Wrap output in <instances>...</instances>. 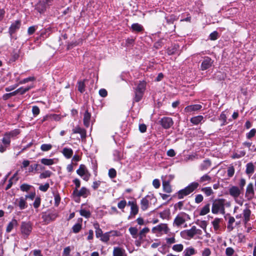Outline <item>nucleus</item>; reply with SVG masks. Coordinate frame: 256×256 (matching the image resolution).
<instances>
[{
	"label": "nucleus",
	"mask_w": 256,
	"mask_h": 256,
	"mask_svg": "<svg viewBox=\"0 0 256 256\" xmlns=\"http://www.w3.org/2000/svg\"><path fill=\"white\" fill-rule=\"evenodd\" d=\"M199 186V184L197 182H192L184 188L178 191L176 194L178 199H182L184 196L189 195L196 190Z\"/></svg>",
	"instance_id": "nucleus-1"
},
{
	"label": "nucleus",
	"mask_w": 256,
	"mask_h": 256,
	"mask_svg": "<svg viewBox=\"0 0 256 256\" xmlns=\"http://www.w3.org/2000/svg\"><path fill=\"white\" fill-rule=\"evenodd\" d=\"M146 83L145 81H140L136 88H134V96L133 102H139L142 98L146 88Z\"/></svg>",
	"instance_id": "nucleus-2"
},
{
	"label": "nucleus",
	"mask_w": 256,
	"mask_h": 256,
	"mask_svg": "<svg viewBox=\"0 0 256 256\" xmlns=\"http://www.w3.org/2000/svg\"><path fill=\"white\" fill-rule=\"evenodd\" d=\"M224 202L225 200L222 198L214 200L212 205V213L217 214L220 212L224 214L225 213Z\"/></svg>",
	"instance_id": "nucleus-3"
},
{
	"label": "nucleus",
	"mask_w": 256,
	"mask_h": 256,
	"mask_svg": "<svg viewBox=\"0 0 256 256\" xmlns=\"http://www.w3.org/2000/svg\"><path fill=\"white\" fill-rule=\"evenodd\" d=\"M32 224L30 222H22L20 225V230L22 237L24 239L28 238L32 232Z\"/></svg>",
	"instance_id": "nucleus-4"
},
{
	"label": "nucleus",
	"mask_w": 256,
	"mask_h": 256,
	"mask_svg": "<svg viewBox=\"0 0 256 256\" xmlns=\"http://www.w3.org/2000/svg\"><path fill=\"white\" fill-rule=\"evenodd\" d=\"M153 200L154 202H156V198L154 194L147 195L140 200V208L143 211L146 210L149 207L150 201Z\"/></svg>",
	"instance_id": "nucleus-5"
},
{
	"label": "nucleus",
	"mask_w": 256,
	"mask_h": 256,
	"mask_svg": "<svg viewBox=\"0 0 256 256\" xmlns=\"http://www.w3.org/2000/svg\"><path fill=\"white\" fill-rule=\"evenodd\" d=\"M58 216V212L56 211H54L49 213L43 214L42 218L45 224H48L51 221L54 220Z\"/></svg>",
	"instance_id": "nucleus-6"
},
{
	"label": "nucleus",
	"mask_w": 256,
	"mask_h": 256,
	"mask_svg": "<svg viewBox=\"0 0 256 256\" xmlns=\"http://www.w3.org/2000/svg\"><path fill=\"white\" fill-rule=\"evenodd\" d=\"M159 123L164 129H168L174 124L172 119L170 117L166 116L162 118L159 121Z\"/></svg>",
	"instance_id": "nucleus-7"
},
{
	"label": "nucleus",
	"mask_w": 256,
	"mask_h": 256,
	"mask_svg": "<svg viewBox=\"0 0 256 256\" xmlns=\"http://www.w3.org/2000/svg\"><path fill=\"white\" fill-rule=\"evenodd\" d=\"M76 188L74 190L72 193V198L76 202L78 203L80 202V191L78 190V188L80 186V182L78 179H75L74 180Z\"/></svg>",
	"instance_id": "nucleus-8"
},
{
	"label": "nucleus",
	"mask_w": 256,
	"mask_h": 256,
	"mask_svg": "<svg viewBox=\"0 0 256 256\" xmlns=\"http://www.w3.org/2000/svg\"><path fill=\"white\" fill-rule=\"evenodd\" d=\"M188 216V215L184 212L178 214L174 220V224L179 226L186 222L185 218Z\"/></svg>",
	"instance_id": "nucleus-9"
},
{
	"label": "nucleus",
	"mask_w": 256,
	"mask_h": 256,
	"mask_svg": "<svg viewBox=\"0 0 256 256\" xmlns=\"http://www.w3.org/2000/svg\"><path fill=\"white\" fill-rule=\"evenodd\" d=\"M214 61L211 58L208 56L204 57L202 60L200 66V69L202 70H205L210 68Z\"/></svg>",
	"instance_id": "nucleus-10"
},
{
	"label": "nucleus",
	"mask_w": 256,
	"mask_h": 256,
	"mask_svg": "<svg viewBox=\"0 0 256 256\" xmlns=\"http://www.w3.org/2000/svg\"><path fill=\"white\" fill-rule=\"evenodd\" d=\"M14 204L18 206L20 210H24L28 207L26 198L23 196L16 198L15 200Z\"/></svg>",
	"instance_id": "nucleus-11"
},
{
	"label": "nucleus",
	"mask_w": 256,
	"mask_h": 256,
	"mask_svg": "<svg viewBox=\"0 0 256 256\" xmlns=\"http://www.w3.org/2000/svg\"><path fill=\"white\" fill-rule=\"evenodd\" d=\"M169 230L170 229L168 228L167 224H160L152 228V232L153 233H155L156 232H161L164 231V232L166 234L168 232Z\"/></svg>",
	"instance_id": "nucleus-12"
},
{
	"label": "nucleus",
	"mask_w": 256,
	"mask_h": 256,
	"mask_svg": "<svg viewBox=\"0 0 256 256\" xmlns=\"http://www.w3.org/2000/svg\"><path fill=\"white\" fill-rule=\"evenodd\" d=\"M184 232L189 238H192L196 234H200L201 230L197 229L195 226H192L190 229L185 230Z\"/></svg>",
	"instance_id": "nucleus-13"
},
{
	"label": "nucleus",
	"mask_w": 256,
	"mask_h": 256,
	"mask_svg": "<svg viewBox=\"0 0 256 256\" xmlns=\"http://www.w3.org/2000/svg\"><path fill=\"white\" fill-rule=\"evenodd\" d=\"M229 194L234 198H238L241 194L240 189L236 186H232L229 189Z\"/></svg>",
	"instance_id": "nucleus-14"
},
{
	"label": "nucleus",
	"mask_w": 256,
	"mask_h": 256,
	"mask_svg": "<svg viewBox=\"0 0 256 256\" xmlns=\"http://www.w3.org/2000/svg\"><path fill=\"white\" fill-rule=\"evenodd\" d=\"M21 24L20 20H16L14 22L12 23L9 28V34L12 36L18 30L20 29Z\"/></svg>",
	"instance_id": "nucleus-15"
},
{
	"label": "nucleus",
	"mask_w": 256,
	"mask_h": 256,
	"mask_svg": "<svg viewBox=\"0 0 256 256\" xmlns=\"http://www.w3.org/2000/svg\"><path fill=\"white\" fill-rule=\"evenodd\" d=\"M254 186L252 183L248 184L246 189V196L248 199L250 200L254 196Z\"/></svg>",
	"instance_id": "nucleus-16"
},
{
	"label": "nucleus",
	"mask_w": 256,
	"mask_h": 256,
	"mask_svg": "<svg viewBox=\"0 0 256 256\" xmlns=\"http://www.w3.org/2000/svg\"><path fill=\"white\" fill-rule=\"evenodd\" d=\"M202 108L200 104H192L186 106L184 108V111L186 112H191L200 110Z\"/></svg>",
	"instance_id": "nucleus-17"
},
{
	"label": "nucleus",
	"mask_w": 256,
	"mask_h": 256,
	"mask_svg": "<svg viewBox=\"0 0 256 256\" xmlns=\"http://www.w3.org/2000/svg\"><path fill=\"white\" fill-rule=\"evenodd\" d=\"M80 174L81 178H82L84 180L88 181V180L90 174L88 172L84 165L81 164Z\"/></svg>",
	"instance_id": "nucleus-18"
},
{
	"label": "nucleus",
	"mask_w": 256,
	"mask_h": 256,
	"mask_svg": "<svg viewBox=\"0 0 256 256\" xmlns=\"http://www.w3.org/2000/svg\"><path fill=\"white\" fill-rule=\"evenodd\" d=\"M255 166L252 162H248L246 164V174L249 176H250L254 172Z\"/></svg>",
	"instance_id": "nucleus-19"
},
{
	"label": "nucleus",
	"mask_w": 256,
	"mask_h": 256,
	"mask_svg": "<svg viewBox=\"0 0 256 256\" xmlns=\"http://www.w3.org/2000/svg\"><path fill=\"white\" fill-rule=\"evenodd\" d=\"M211 162L210 160H204L199 166L200 170L204 171L208 170L211 166Z\"/></svg>",
	"instance_id": "nucleus-20"
},
{
	"label": "nucleus",
	"mask_w": 256,
	"mask_h": 256,
	"mask_svg": "<svg viewBox=\"0 0 256 256\" xmlns=\"http://www.w3.org/2000/svg\"><path fill=\"white\" fill-rule=\"evenodd\" d=\"M125 250L120 247H114L113 250V256H126Z\"/></svg>",
	"instance_id": "nucleus-21"
},
{
	"label": "nucleus",
	"mask_w": 256,
	"mask_h": 256,
	"mask_svg": "<svg viewBox=\"0 0 256 256\" xmlns=\"http://www.w3.org/2000/svg\"><path fill=\"white\" fill-rule=\"evenodd\" d=\"M162 188L163 190L166 193H170L172 192V188L168 181L162 182Z\"/></svg>",
	"instance_id": "nucleus-22"
},
{
	"label": "nucleus",
	"mask_w": 256,
	"mask_h": 256,
	"mask_svg": "<svg viewBox=\"0 0 256 256\" xmlns=\"http://www.w3.org/2000/svg\"><path fill=\"white\" fill-rule=\"evenodd\" d=\"M18 174V172L17 171L14 175L9 180H8V184L7 186H6L5 190H8V189H10L12 184H13V182H12V180H14V181L16 182L18 180V177L17 176Z\"/></svg>",
	"instance_id": "nucleus-23"
},
{
	"label": "nucleus",
	"mask_w": 256,
	"mask_h": 256,
	"mask_svg": "<svg viewBox=\"0 0 256 256\" xmlns=\"http://www.w3.org/2000/svg\"><path fill=\"white\" fill-rule=\"evenodd\" d=\"M91 118V114L88 110H86L84 116V124L86 127L90 126V120Z\"/></svg>",
	"instance_id": "nucleus-24"
},
{
	"label": "nucleus",
	"mask_w": 256,
	"mask_h": 256,
	"mask_svg": "<svg viewBox=\"0 0 256 256\" xmlns=\"http://www.w3.org/2000/svg\"><path fill=\"white\" fill-rule=\"evenodd\" d=\"M48 6V4L40 1L36 5V9L40 13H42L46 10Z\"/></svg>",
	"instance_id": "nucleus-25"
},
{
	"label": "nucleus",
	"mask_w": 256,
	"mask_h": 256,
	"mask_svg": "<svg viewBox=\"0 0 256 256\" xmlns=\"http://www.w3.org/2000/svg\"><path fill=\"white\" fill-rule=\"evenodd\" d=\"M204 118L202 116H198L192 118L190 120V122L194 124L197 125L201 122Z\"/></svg>",
	"instance_id": "nucleus-26"
},
{
	"label": "nucleus",
	"mask_w": 256,
	"mask_h": 256,
	"mask_svg": "<svg viewBox=\"0 0 256 256\" xmlns=\"http://www.w3.org/2000/svg\"><path fill=\"white\" fill-rule=\"evenodd\" d=\"M18 222L16 219H12L10 222L6 227V232H10L14 228L17 226Z\"/></svg>",
	"instance_id": "nucleus-27"
},
{
	"label": "nucleus",
	"mask_w": 256,
	"mask_h": 256,
	"mask_svg": "<svg viewBox=\"0 0 256 256\" xmlns=\"http://www.w3.org/2000/svg\"><path fill=\"white\" fill-rule=\"evenodd\" d=\"M83 204H81V216L88 218L91 216L89 208H82Z\"/></svg>",
	"instance_id": "nucleus-28"
},
{
	"label": "nucleus",
	"mask_w": 256,
	"mask_h": 256,
	"mask_svg": "<svg viewBox=\"0 0 256 256\" xmlns=\"http://www.w3.org/2000/svg\"><path fill=\"white\" fill-rule=\"evenodd\" d=\"M251 214V212L250 209L246 208L243 211V215L244 217V222L245 224L247 223L250 220V217Z\"/></svg>",
	"instance_id": "nucleus-29"
},
{
	"label": "nucleus",
	"mask_w": 256,
	"mask_h": 256,
	"mask_svg": "<svg viewBox=\"0 0 256 256\" xmlns=\"http://www.w3.org/2000/svg\"><path fill=\"white\" fill-rule=\"evenodd\" d=\"M183 254L184 256H191L196 254V251L194 248L190 247L186 248Z\"/></svg>",
	"instance_id": "nucleus-30"
},
{
	"label": "nucleus",
	"mask_w": 256,
	"mask_h": 256,
	"mask_svg": "<svg viewBox=\"0 0 256 256\" xmlns=\"http://www.w3.org/2000/svg\"><path fill=\"white\" fill-rule=\"evenodd\" d=\"M110 233H114L113 234V235H115L116 233V232H110L104 234L100 237V240L103 242H107L110 240Z\"/></svg>",
	"instance_id": "nucleus-31"
},
{
	"label": "nucleus",
	"mask_w": 256,
	"mask_h": 256,
	"mask_svg": "<svg viewBox=\"0 0 256 256\" xmlns=\"http://www.w3.org/2000/svg\"><path fill=\"white\" fill-rule=\"evenodd\" d=\"M62 152L64 156L67 158H70L73 154L72 150L71 148H66L63 149Z\"/></svg>",
	"instance_id": "nucleus-32"
},
{
	"label": "nucleus",
	"mask_w": 256,
	"mask_h": 256,
	"mask_svg": "<svg viewBox=\"0 0 256 256\" xmlns=\"http://www.w3.org/2000/svg\"><path fill=\"white\" fill-rule=\"evenodd\" d=\"M94 228L96 229V236L97 238H100L104 234L102 230L100 228V226L98 223H96L94 224Z\"/></svg>",
	"instance_id": "nucleus-33"
},
{
	"label": "nucleus",
	"mask_w": 256,
	"mask_h": 256,
	"mask_svg": "<svg viewBox=\"0 0 256 256\" xmlns=\"http://www.w3.org/2000/svg\"><path fill=\"white\" fill-rule=\"evenodd\" d=\"M210 211V204H206L200 210V216H204L208 214Z\"/></svg>",
	"instance_id": "nucleus-34"
},
{
	"label": "nucleus",
	"mask_w": 256,
	"mask_h": 256,
	"mask_svg": "<svg viewBox=\"0 0 256 256\" xmlns=\"http://www.w3.org/2000/svg\"><path fill=\"white\" fill-rule=\"evenodd\" d=\"M32 88V86H28L25 88L20 87V88L16 90V94H20L21 95L24 94L26 92L28 91L30 89Z\"/></svg>",
	"instance_id": "nucleus-35"
},
{
	"label": "nucleus",
	"mask_w": 256,
	"mask_h": 256,
	"mask_svg": "<svg viewBox=\"0 0 256 256\" xmlns=\"http://www.w3.org/2000/svg\"><path fill=\"white\" fill-rule=\"evenodd\" d=\"M138 208L137 204H136L130 208V216H128V218H130V216L134 217V216L138 214Z\"/></svg>",
	"instance_id": "nucleus-36"
},
{
	"label": "nucleus",
	"mask_w": 256,
	"mask_h": 256,
	"mask_svg": "<svg viewBox=\"0 0 256 256\" xmlns=\"http://www.w3.org/2000/svg\"><path fill=\"white\" fill-rule=\"evenodd\" d=\"M234 222H235L234 218L233 216H229L228 224L227 226V228L229 232H230L233 230L234 228L232 226V224Z\"/></svg>",
	"instance_id": "nucleus-37"
},
{
	"label": "nucleus",
	"mask_w": 256,
	"mask_h": 256,
	"mask_svg": "<svg viewBox=\"0 0 256 256\" xmlns=\"http://www.w3.org/2000/svg\"><path fill=\"white\" fill-rule=\"evenodd\" d=\"M201 191L207 196H209L214 194V192L210 187L202 188L201 189Z\"/></svg>",
	"instance_id": "nucleus-38"
},
{
	"label": "nucleus",
	"mask_w": 256,
	"mask_h": 256,
	"mask_svg": "<svg viewBox=\"0 0 256 256\" xmlns=\"http://www.w3.org/2000/svg\"><path fill=\"white\" fill-rule=\"evenodd\" d=\"M1 142H2L4 144L6 145L7 146H9L10 143V138L7 134L6 133L5 134L4 137L2 138Z\"/></svg>",
	"instance_id": "nucleus-39"
},
{
	"label": "nucleus",
	"mask_w": 256,
	"mask_h": 256,
	"mask_svg": "<svg viewBox=\"0 0 256 256\" xmlns=\"http://www.w3.org/2000/svg\"><path fill=\"white\" fill-rule=\"evenodd\" d=\"M131 28L133 31L136 32H140L143 30L142 26L138 23L132 24Z\"/></svg>",
	"instance_id": "nucleus-40"
},
{
	"label": "nucleus",
	"mask_w": 256,
	"mask_h": 256,
	"mask_svg": "<svg viewBox=\"0 0 256 256\" xmlns=\"http://www.w3.org/2000/svg\"><path fill=\"white\" fill-rule=\"evenodd\" d=\"M90 192L88 189L86 188L85 187L81 188L80 190V194L81 196L84 198H86L88 196L90 195Z\"/></svg>",
	"instance_id": "nucleus-41"
},
{
	"label": "nucleus",
	"mask_w": 256,
	"mask_h": 256,
	"mask_svg": "<svg viewBox=\"0 0 256 256\" xmlns=\"http://www.w3.org/2000/svg\"><path fill=\"white\" fill-rule=\"evenodd\" d=\"M128 230L132 238H136L138 236V230L136 227H130Z\"/></svg>",
	"instance_id": "nucleus-42"
},
{
	"label": "nucleus",
	"mask_w": 256,
	"mask_h": 256,
	"mask_svg": "<svg viewBox=\"0 0 256 256\" xmlns=\"http://www.w3.org/2000/svg\"><path fill=\"white\" fill-rule=\"evenodd\" d=\"M150 230L148 228H142L139 232V239L142 240L144 237L146 236V234Z\"/></svg>",
	"instance_id": "nucleus-43"
},
{
	"label": "nucleus",
	"mask_w": 256,
	"mask_h": 256,
	"mask_svg": "<svg viewBox=\"0 0 256 256\" xmlns=\"http://www.w3.org/2000/svg\"><path fill=\"white\" fill-rule=\"evenodd\" d=\"M41 162L46 166H50L54 164V160L48 158H42Z\"/></svg>",
	"instance_id": "nucleus-44"
},
{
	"label": "nucleus",
	"mask_w": 256,
	"mask_h": 256,
	"mask_svg": "<svg viewBox=\"0 0 256 256\" xmlns=\"http://www.w3.org/2000/svg\"><path fill=\"white\" fill-rule=\"evenodd\" d=\"M16 94H17L16 92V90H14L12 92L6 93V94H4L2 96V98L4 100H8L10 97L14 96Z\"/></svg>",
	"instance_id": "nucleus-45"
},
{
	"label": "nucleus",
	"mask_w": 256,
	"mask_h": 256,
	"mask_svg": "<svg viewBox=\"0 0 256 256\" xmlns=\"http://www.w3.org/2000/svg\"><path fill=\"white\" fill-rule=\"evenodd\" d=\"M52 172L50 170H46L43 172L41 173L40 175V178H49L52 175Z\"/></svg>",
	"instance_id": "nucleus-46"
},
{
	"label": "nucleus",
	"mask_w": 256,
	"mask_h": 256,
	"mask_svg": "<svg viewBox=\"0 0 256 256\" xmlns=\"http://www.w3.org/2000/svg\"><path fill=\"white\" fill-rule=\"evenodd\" d=\"M211 180V178L208 174H206L200 178L199 182L200 183H203L206 182H210Z\"/></svg>",
	"instance_id": "nucleus-47"
},
{
	"label": "nucleus",
	"mask_w": 256,
	"mask_h": 256,
	"mask_svg": "<svg viewBox=\"0 0 256 256\" xmlns=\"http://www.w3.org/2000/svg\"><path fill=\"white\" fill-rule=\"evenodd\" d=\"M220 222V219L218 218H216L212 221V224L214 230H217L219 228Z\"/></svg>",
	"instance_id": "nucleus-48"
},
{
	"label": "nucleus",
	"mask_w": 256,
	"mask_h": 256,
	"mask_svg": "<svg viewBox=\"0 0 256 256\" xmlns=\"http://www.w3.org/2000/svg\"><path fill=\"white\" fill-rule=\"evenodd\" d=\"M32 186L26 184H23L20 186V189L22 192H28L31 188Z\"/></svg>",
	"instance_id": "nucleus-49"
},
{
	"label": "nucleus",
	"mask_w": 256,
	"mask_h": 256,
	"mask_svg": "<svg viewBox=\"0 0 256 256\" xmlns=\"http://www.w3.org/2000/svg\"><path fill=\"white\" fill-rule=\"evenodd\" d=\"M52 148V146L50 144H42L40 146L41 150L44 152L50 150Z\"/></svg>",
	"instance_id": "nucleus-50"
},
{
	"label": "nucleus",
	"mask_w": 256,
	"mask_h": 256,
	"mask_svg": "<svg viewBox=\"0 0 256 256\" xmlns=\"http://www.w3.org/2000/svg\"><path fill=\"white\" fill-rule=\"evenodd\" d=\"M184 246L182 244H174L172 246V250L174 251L180 252L183 250Z\"/></svg>",
	"instance_id": "nucleus-51"
},
{
	"label": "nucleus",
	"mask_w": 256,
	"mask_h": 256,
	"mask_svg": "<svg viewBox=\"0 0 256 256\" xmlns=\"http://www.w3.org/2000/svg\"><path fill=\"white\" fill-rule=\"evenodd\" d=\"M218 34L216 31H214L210 34V39L212 40H215L218 38Z\"/></svg>",
	"instance_id": "nucleus-52"
},
{
	"label": "nucleus",
	"mask_w": 256,
	"mask_h": 256,
	"mask_svg": "<svg viewBox=\"0 0 256 256\" xmlns=\"http://www.w3.org/2000/svg\"><path fill=\"white\" fill-rule=\"evenodd\" d=\"M228 176L229 177H232L234 174V166H231L228 168Z\"/></svg>",
	"instance_id": "nucleus-53"
},
{
	"label": "nucleus",
	"mask_w": 256,
	"mask_h": 256,
	"mask_svg": "<svg viewBox=\"0 0 256 256\" xmlns=\"http://www.w3.org/2000/svg\"><path fill=\"white\" fill-rule=\"evenodd\" d=\"M116 176V172L115 169L112 168L108 170V176L111 178H114Z\"/></svg>",
	"instance_id": "nucleus-54"
},
{
	"label": "nucleus",
	"mask_w": 256,
	"mask_h": 256,
	"mask_svg": "<svg viewBox=\"0 0 256 256\" xmlns=\"http://www.w3.org/2000/svg\"><path fill=\"white\" fill-rule=\"evenodd\" d=\"M34 80H35V78L34 77V76H30L28 78H24V80H22L21 81H20V84H24L27 83V82H29L34 81Z\"/></svg>",
	"instance_id": "nucleus-55"
},
{
	"label": "nucleus",
	"mask_w": 256,
	"mask_h": 256,
	"mask_svg": "<svg viewBox=\"0 0 256 256\" xmlns=\"http://www.w3.org/2000/svg\"><path fill=\"white\" fill-rule=\"evenodd\" d=\"M40 112L39 108L38 106H34L32 107V112L34 116H38Z\"/></svg>",
	"instance_id": "nucleus-56"
},
{
	"label": "nucleus",
	"mask_w": 256,
	"mask_h": 256,
	"mask_svg": "<svg viewBox=\"0 0 256 256\" xmlns=\"http://www.w3.org/2000/svg\"><path fill=\"white\" fill-rule=\"evenodd\" d=\"M234 252V250L231 247H228L226 250V256H232Z\"/></svg>",
	"instance_id": "nucleus-57"
},
{
	"label": "nucleus",
	"mask_w": 256,
	"mask_h": 256,
	"mask_svg": "<svg viewBox=\"0 0 256 256\" xmlns=\"http://www.w3.org/2000/svg\"><path fill=\"white\" fill-rule=\"evenodd\" d=\"M256 134V130L255 128L252 129L250 132L246 134V138L248 139L254 137Z\"/></svg>",
	"instance_id": "nucleus-58"
},
{
	"label": "nucleus",
	"mask_w": 256,
	"mask_h": 256,
	"mask_svg": "<svg viewBox=\"0 0 256 256\" xmlns=\"http://www.w3.org/2000/svg\"><path fill=\"white\" fill-rule=\"evenodd\" d=\"M204 197L202 194H198L196 196L195 202L196 204H200L202 202Z\"/></svg>",
	"instance_id": "nucleus-59"
},
{
	"label": "nucleus",
	"mask_w": 256,
	"mask_h": 256,
	"mask_svg": "<svg viewBox=\"0 0 256 256\" xmlns=\"http://www.w3.org/2000/svg\"><path fill=\"white\" fill-rule=\"evenodd\" d=\"M126 205V200H120L118 204V206L120 209H124Z\"/></svg>",
	"instance_id": "nucleus-60"
},
{
	"label": "nucleus",
	"mask_w": 256,
	"mask_h": 256,
	"mask_svg": "<svg viewBox=\"0 0 256 256\" xmlns=\"http://www.w3.org/2000/svg\"><path fill=\"white\" fill-rule=\"evenodd\" d=\"M39 166L40 165L38 164H32L28 169V172H32L34 170L36 171L38 170Z\"/></svg>",
	"instance_id": "nucleus-61"
},
{
	"label": "nucleus",
	"mask_w": 256,
	"mask_h": 256,
	"mask_svg": "<svg viewBox=\"0 0 256 256\" xmlns=\"http://www.w3.org/2000/svg\"><path fill=\"white\" fill-rule=\"evenodd\" d=\"M50 187V185L48 183H46L44 185H40L39 187V189L44 192H46Z\"/></svg>",
	"instance_id": "nucleus-62"
},
{
	"label": "nucleus",
	"mask_w": 256,
	"mask_h": 256,
	"mask_svg": "<svg viewBox=\"0 0 256 256\" xmlns=\"http://www.w3.org/2000/svg\"><path fill=\"white\" fill-rule=\"evenodd\" d=\"M211 254V251L209 248H205L202 252V256H210Z\"/></svg>",
	"instance_id": "nucleus-63"
},
{
	"label": "nucleus",
	"mask_w": 256,
	"mask_h": 256,
	"mask_svg": "<svg viewBox=\"0 0 256 256\" xmlns=\"http://www.w3.org/2000/svg\"><path fill=\"white\" fill-rule=\"evenodd\" d=\"M72 230L74 233H77L80 231V224L77 223L72 227Z\"/></svg>",
	"instance_id": "nucleus-64"
}]
</instances>
